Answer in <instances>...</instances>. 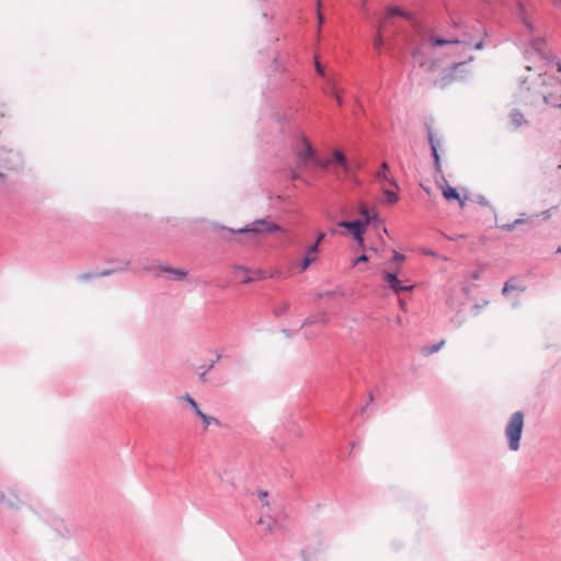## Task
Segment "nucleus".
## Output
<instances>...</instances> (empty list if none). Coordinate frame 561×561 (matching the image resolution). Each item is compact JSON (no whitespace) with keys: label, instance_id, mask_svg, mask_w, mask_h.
Returning <instances> with one entry per match:
<instances>
[{"label":"nucleus","instance_id":"nucleus-9","mask_svg":"<svg viewBox=\"0 0 561 561\" xmlns=\"http://www.w3.org/2000/svg\"><path fill=\"white\" fill-rule=\"evenodd\" d=\"M276 230H280V227L277 226L276 224L270 222L266 220H261V221L254 222L252 227H247V228L238 230V232L260 233V232L276 231Z\"/></svg>","mask_w":561,"mask_h":561},{"label":"nucleus","instance_id":"nucleus-25","mask_svg":"<svg viewBox=\"0 0 561 561\" xmlns=\"http://www.w3.org/2000/svg\"><path fill=\"white\" fill-rule=\"evenodd\" d=\"M359 213L364 217V220H362L363 224H365V227H367L371 220V216L369 215L368 208L364 204L360 205Z\"/></svg>","mask_w":561,"mask_h":561},{"label":"nucleus","instance_id":"nucleus-5","mask_svg":"<svg viewBox=\"0 0 561 561\" xmlns=\"http://www.w3.org/2000/svg\"><path fill=\"white\" fill-rule=\"evenodd\" d=\"M296 156L298 167H306L309 162L313 163L316 159V150L306 138H302L300 147L296 150Z\"/></svg>","mask_w":561,"mask_h":561},{"label":"nucleus","instance_id":"nucleus-7","mask_svg":"<svg viewBox=\"0 0 561 561\" xmlns=\"http://www.w3.org/2000/svg\"><path fill=\"white\" fill-rule=\"evenodd\" d=\"M320 249L318 244H311L305 252L304 257L298 263L300 272H305L312 263L317 262Z\"/></svg>","mask_w":561,"mask_h":561},{"label":"nucleus","instance_id":"nucleus-32","mask_svg":"<svg viewBox=\"0 0 561 561\" xmlns=\"http://www.w3.org/2000/svg\"><path fill=\"white\" fill-rule=\"evenodd\" d=\"M368 260H369V257L367 255L363 254L352 261V266H356L359 263L368 262Z\"/></svg>","mask_w":561,"mask_h":561},{"label":"nucleus","instance_id":"nucleus-30","mask_svg":"<svg viewBox=\"0 0 561 561\" xmlns=\"http://www.w3.org/2000/svg\"><path fill=\"white\" fill-rule=\"evenodd\" d=\"M420 66L421 67H426V71H428V72H433L436 69H438V67H436V61L435 60L431 61L427 66L424 62H420Z\"/></svg>","mask_w":561,"mask_h":561},{"label":"nucleus","instance_id":"nucleus-27","mask_svg":"<svg viewBox=\"0 0 561 561\" xmlns=\"http://www.w3.org/2000/svg\"><path fill=\"white\" fill-rule=\"evenodd\" d=\"M183 400H185L190 404V407H192V409L195 411V413L197 414V410H201L197 402L190 394H185L183 397Z\"/></svg>","mask_w":561,"mask_h":561},{"label":"nucleus","instance_id":"nucleus-17","mask_svg":"<svg viewBox=\"0 0 561 561\" xmlns=\"http://www.w3.org/2000/svg\"><path fill=\"white\" fill-rule=\"evenodd\" d=\"M382 193L385 195V202L389 205H393L399 201V196L394 191L383 187Z\"/></svg>","mask_w":561,"mask_h":561},{"label":"nucleus","instance_id":"nucleus-6","mask_svg":"<svg viewBox=\"0 0 561 561\" xmlns=\"http://www.w3.org/2000/svg\"><path fill=\"white\" fill-rule=\"evenodd\" d=\"M340 227L346 228L355 238L359 248H364V238L363 234L365 232V224L362 220L355 221H341L339 222Z\"/></svg>","mask_w":561,"mask_h":561},{"label":"nucleus","instance_id":"nucleus-35","mask_svg":"<svg viewBox=\"0 0 561 561\" xmlns=\"http://www.w3.org/2000/svg\"><path fill=\"white\" fill-rule=\"evenodd\" d=\"M320 5H321V2L318 1V3H317V7H318V21H319V24H322L323 21H324V16H323V14L320 11Z\"/></svg>","mask_w":561,"mask_h":561},{"label":"nucleus","instance_id":"nucleus-33","mask_svg":"<svg viewBox=\"0 0 561 561\" xmlns=\"http://www.w3.org/2000/svg\"><path fill=\"white\" fill-rule=\"evenodd\" d=\"M512 289H515V286H514V285H512V283H511V282H506V283H505V285H504V287H503V289H502V293H503L504 295H506V294H507L510 290H512Z\"/></svg>","mask_w":561,"mask_h":561},{"label":"nucleus","instance_id":"nucleus-13","mask_svg":"<svg viewBox=\"0 0 561 561\" xmlns=\"http://www.w3.org/2000/svg\"><path fill=\"white\" fill-rule=\"evenodd\" d=\"M508 123L513 128H518L526 124V119L522 113L515 111L510 114Z\"/></svg>","mask_w":561,"mask_h":561},{"label":"nucleus","instance_id":"nucleus-40","mask_svg":"<svg viewBox=\"0 0 561 561\" xmlns=\"http://www.w3.org/2000/svg\"><path fill=\"white\" fill-rule=\"evenodd\" d=\"M266 530H267L268 533H271V531H272V525H271V523H267V525H266Z\"/></svg>","mask_w":561,"mask_h":561},{"label":"nucleus","instance_id":"nucleus-29","mask_svg":"<svg viewBox=\"0 0 561 561\" xmlns=\"http://www.w3.org/2000/svg\"><path fill=\"white\" fill-rule=\"evenodd\" d=\"M526 220H527L526 218L520 217V218H517L516 220H514V222H512V224L503 225V226H502V228H503V229H505V230L511 231V230H513V228H514L516 225H518V224H523V222H526Z\"/></svg>","mask_w":561,"mask_h":561},{"label":"nucleus","instance_id":"nucleus-15","mask_svg":"<svg viewBox=\"0 0 561 561\" xmlns=\"http://www.w3.org/2000/svg\"><path fill=\"white\" fill-rule=\"evenodd\" d=\"M325 322H327V319H325V317L323 314L307 319L304 322V324H302V329L305 330V334L309 335V333L307 332V329L311 324L319 323V324L323 325ZM316 334H318V332L310 333V335H316Z\"/></svg>","mask_w":561,"mask_h":561},{"label":"nucleus","instance_id":"nucleus-20","mask_svg":"<svg viewBox=\"0 0 561 561\" xmlns=\"http://www.w3.org/2000/svg\"><path fill=\"white\" fill-rule=\"evenodd\" d=\"M330 94L334 96L339 105H342L341 90L336 87L333 80H329Z\"/></svg>","mask_w":561,"mask_h":561},{"label":"nucleus","instance_id":"nucleus-43","mask_svg":"<svg viewBox=\"0 0 561 561\" xmlns=\"http://www.w3.org/2000/svg\"><path fill=\"white\" fill-rule=\"evenodd\" d=\"M424 190H425V192H426L428 195L431 194V190L425 188V187H424Z\"/></svg>","mask_w":561,"mask_h":561},{"label":"nucleus","instance_id":"nucleus-26","mask_svg":"<svg viewBox=\"0 0 561 561\" xmlns=\"http://www.w3.org/2000/svg\"><path fill=\"white\" fill-rule=\"evenodd\" d=\"M381 28H382V23L379 25L378 34L374 38V46L376 48H380L382 46V44H383V39H382V35H381Z\"/></svg>","mask_w":561,"mask_h":561},{"label":"nucleus","instance_id":"nucleus-23","mask_svg":"<svg viewBox=\"0 0 561 561\" xmlns=\"http://www.w3.org/2000/svg\"><path fill=\"white\" fill-rule=\"evenodd\" d=\"M405 260V256L397 251H393V255H392V260L391 262L396 264V268L394 270H398L400 271L401 270V265L402 263L404 262Z\"/></svg>","mask_w":561,"mask_h":561},{"label":"nucleus","instance_id":"nucleus-46","mask_svg":"<svg viewBox=\"0 0 561 561\" xmlns=\"http://www.w3.org/2000/svg\"><path fill=\"white\" fill-rule=\"evenodd\" d=\"M557 253H561V248H558V249H557Z\"/></svg>","mask_w":561,"mask_h":561},{"label":"nucleus","instance_id":"nucleus-8","mask_svg":"<svg viewBox=\"0 0 561 561\" xmlns=\"http://www.w3.org/2000/svg\"><path fill=\"white\" fill-rule=\"evenodd\" d=\"M438 187L440 188L442 194L447 202L457 201L461 207L465 206L466 201L461 198L457 190L451 187L446 180H443V182L438 183Z\"/></svg>","mask_w":561,"mask_h":561},{"label":"nucleus","instance_id":"nucleus-16","mask_svg":"<svg viewBox=\"0 0 561 561\" xmlns=\"http://www.w3.org/2000/svg\"><path fill=\"white\" fill-rule=\"evenodd\" d=\"M332 161H334L339 165H341L345 172L348 171V163H347L345 154L342 151L334 150L332 153Z\"/></svg>","mask_w":561,"mask_h":561},{"label":"nucleus","instance_id":"nucleus-4","mask_svg":"<svg viewBox=\"0 0 561 561\" xmlns=\"http://www.w3.org/2000/svg\"><path fill=\"white\" fill-rule=\"evenodd\" d=\"M399 273H400V271H398V270L382 271V280L386 284V287L396 294H399L402 291H412L414 288V285H404V282L399 278Z\"/></svg>","mask_w":561,"mask_h":561},{"label":"nucleus","instance_id":"nucleus-37","mask_svg":"<svg viewBox=\"0 0 561 561\" xmlns=\"http://www.w3.org/2000/svg\"><path fill=\"white\" fill-rule=\"evenodd\" d=\"M316 70L320 76H324V69L319 61H316Z\"/></svg>","mask_w":561,"mask_h":561},{"label":"nucleus","instance_id":"nucleus-41","mask_svg":"<svg viewBox=\"0 0 561 561\" xmlns=\"http://www.w3.org/2000/svg\"><path fill=\"white\" fill-rule=\"evenodd\" d=\"M291 178H293L294 180H297V179H299V175H298L296 172H294Z\"/></svg>","mask_w":561,"mask_h":561},{"label":"nucleus","instance_id":"nucleus-18","mask_svg":"<svg viewBox=\"0 0 561 561\" xmlns=\"http://www.w3.org/2000/svg\"><path fill=\"white\" fill-rule=\"evenodd\" d=\"M445 345V341L442 340L440 342L436 343V344H433V345H428V346H425L422 348L421 353L424 355V356H428L435 352H438L443 346Z\"/></svg>","mask_w":561,"mask_h":561},{"label":"nucleus","instance_id":"nucleus-14","mask_svg":"<svg viewBox=\"0 0 561 561\" xmlns=\"http://www.w3.org/2000/svg\"><path fill=\"white\" fill-rule=\"evenodd\" d=\"M14 158H18L16 153H13L11 150L3 151L0 157V162L8 164L9 170H15L16 165L13 161Z\"/></svg>","mask_w":561,"mask_h":561},{"label":"nucleus","instance_id":"nucleus-39","mask_svg":"<svg viewBox=\"0 0 561 561\" xmlns=\"http://www.w3.org/2000/svg\"><path fill=\"white\" fill-rule=\"evenodd\" d=\"M552 3L556 8L561 9V0H552Z\"/></svg>","mask_w":561,"mask_h":561},{"label":"nucleus","instance_id":"nucleus-3","mask_svg":"<svg viewBox=\"0 0 561 561\" xmlns=\"http://www.w3.org/2000/svg\"><path fill=\"white\" fill-rule=\"evenodd\" d=\"M525 415L522 411L514 412L506 424L505 435L508 439L510 449L517 451L519 449V440L524 428Z\"/></svg>","mask_w":561,"mask_h":561},{"label":"nucleus","instance_id":"nucleus-19","mask_svg":"<svg viewBox=\"0 0 561 561\" xmlns=\"http://www.w3.org/2000/svg\"><path fill=\"white\" fill-rule=\"evenodd\" d=\"M196 415H198V416L202 419V421H203V423H204V428H205V430H207V428H208V426H209L210 424H213V423H214V424H217V425H219V424H220V422H219L217 419L206 415V414H205V413H203L201 410H197V414H196Z\"/></svg>","mask_w":561,"mask_h":561},{"label":"nucleus","instance_id":"nucleus-10","mask_svg":"<svg viewBox=\"0 0 561 561\" xmlns=\"http://www.w3.org/2000/svg\"><path fill=\"white\" fill-rule=\"evenodd\" d=\"M375 176L378 182H387L390 186H393L397 191H400L397 181L389 175V164L387 162L381 163L380 170L376 173Z\"/></svg>","mask_w":561,"mask_h":561},{"label":"nucleus","instance_id":"nucleus-28","mask_svg":"<svg viewBox=\"0 0 561 561\" xmlns=\"http://www.w3.org/2000/svg\"><path fill=\"white\" fill-rule=\"evenodd\" d=\"M519 10H520V18L523 19V21H524L525 25H526L530 31H533V30H534V26H533V24L530 23V21L528 20V18H527V14H526V11H525L524 7H523V5H520Z\"/></svg>","mask_w":561,"mask_h":561},{"label":"nucleus","instance_id":"nucleus-21","mask_svg":"<svg viewBox=\"0 0 561 561\" xmlns=\"http://www.w3.org/2000/svg\"><path fill=\"white\" fill-rule=\"evenodd\" d=\"M392 16L409 18V14L405 11H403L402 9H400L399 7H390L387 9V18H392Z\"/></svg>","mask_w":561,"mask_h":561},{"label":"nucleus","instance_id":"nucleus-12","mask_svg":"<svg viewBox=\"0 0 561 561\" xmlns=\"http://www.w3.org/2000/svg\"><path fill=\"white\" fill-rule=\"evenodd\" d=\"M428 141H430L433 157L435 160V169L440 172L442 165H440V159H439V154H438V149L440 148V140L437 139L436 136L432 131H428Z\"/></svg>","mask_w":561,"mask_h":561},{"label":"nucleus","instance_id":"nucleus-24","mask_svg":"<svg viewBox=\"0 0 561 561\" xmlns=\"http://www.w3.org/2000/svg\"><path fill=\"white\" fill-rule=\"evenodd\" d=\"M248 271L243 266H236L234 267V274L237 277H240L243 283L250 282V278L247 277Z\"/></svg>","mask_w":561,"mask_h":561},{"label":"nucleus","instance_id":"nucleus-42","mask_svg":"<svg viewBox=\"0 0 561 561\" xmlns=\"http://www.w3.org/2000/svg\"><path fill=\"white\" fill-rule=\"evenodd\" d=\"M199 378H201L202 381H205L206 380L205 379V373L201 374Z\"/></svg>","mask_w":561,"mask_h":561},{"label":"nucleus","instance_id":"nucleus-38","mask_svg":"<svg viewBox=\"0 0 561 561\" xmlns=\"http://www.w3.org/2000/svg\"><path fill=\"white\" fill-rule=\"evenodd\" d=\"M259 496H260L261 501L264 503V505L267 506L268 505V502L266 500L267 499V492H260Z\"/></svg>","mask_w":561,"mask_h":561},{"label":"nucleus","instance_id":"nucleus-45","mask_svg":"<svg viewBox=\"0 0 561 561\" xmlns=\"http://www.w3.org/2000/svg\"><path fill=\"white\" fill-rule=\"evenodd\" d=\"M4 178V174L0 172V179H3Z\"/></svg>","mask_w":561,"mask_h":561},{"label":"nucleus","instance_id":"nucleus-31","mask_svg":"<svg viewBox=\"0 0 561 561\" xmlns=\"http://www.w3.org/2000/svg\"><path fill=\"white\" fill-rule=\"evenodd\" d=\"M331 160H320V159H314L313 163L318 167H321L323 169L328 168L330 164H331Z\"/></svg>","mask_w":561,"mask_h":561},{"label":"nucleus","instance_id":"nucleus-2","mask_svg":"<svg viewBox=\"0 0 561 561\" xmlns=\"http://www.w3.org/2000/svg\"><path fill=\"white\" fill-rule=\"evenodd\" d=\"M474 57L470 56L467 60L453 62L451 66L444 68L433 84L438 89H446L453 83L463 82L472 77L473 69L471 62Z\"/></svg>","mask_w":561,"mask_h":561},{"label":"nucleus","instance_id":"nucleus-34","mask_svg":"<svg viewBox=\"0 0 561 561\" xmlns=\"http://www.w3.org/2000/svg\"><path fill=\"white\" fill-rule=\"evenodd\" d=\"M512 289H515V286H514V285H512V283H511V282H506V283H505V285H504V287H503V289H502V293H503L504 295H506V294H507L510 290H512Z\"/></svg>","mask_w":561,"mask_h":561},{"label":"nucleus","instance_id":"nucleus-36","mask_svg":"<svg viewBox=\"0 0 561 561\" xmlns=\"http://www.w3.org/2000/svg\"><path fill=\"white\" fill-rule=\"evenodd\" d=\"M324 232H319L317 236V240L313 244H318V248L320 249V243L324 240Z\"/></svg>","mask_w":561,"mask_h":561},{"label":"nucleus","instance_id":"nucleus-44","mask_svg":"<svg viewBox=\"0 0 561 561\" xmlns=\"http://www.w3.org/2000/svg\"><path fill=\"white\" fill-rule=\"evenodd\" d=\"M481 47H482V44H481V43L477 45V48H478V49H480Z\"/></svg>","mask_w":561,"mask_h":561},{"label":"nucleus","instance_id":"nucleus-22","mask_svg":"<svg viewBox=\"0 0 561 561\" xmlns=\"http://www.w3.org/2000/svg\"><path fill=\"white\" fill-rule=\"evenodd\" d=\"M162 271L170 273L175 279H183L186 276V272L183 270H176L173 267H162Z\"/></svg>","mask_w":561,"mask_h":561},{"label":"nucleus","instance_id":"nucleus-1","mask_svg":"<svg viewBox=\"0 0 561 561\" xmlns=\"http://www.w3.org/2000/svg\"><path fill=\"white\" fill-rule=\"evenodd\" d=\"M539 94L543 101L561 108V64L556 62L549 66L545 73L540 75Z\"/></svg>","mask_w":561,"mask_h":561},{"label":"nucleus","instance_id":"nucleus-11","mask_svg":"<svg viewBox=\"0 0 561 561\" xmlns=\"http://www.w3.org/2000/svg\"><path fill=\"white\" fill-rule=\"evenodd\" d=\"M425 41L426 43L431 46V47H435V46H442V45H455V44H460V41L459 39H456V38H442L435 34H427L425 36Z\"/></svg>","mask_w":561,"mask_h":561}]
</instances>
